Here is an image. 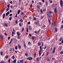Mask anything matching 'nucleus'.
I'll use <instances>...</instances> for the list:
<instances>
[{
    "label": "nucleus",
    "instance_id": "33",
    "mask_svg": "<svg viewBox=\"0 0 63 63\" xmlns=\"http://www.w3.org/2000/svg\"><path fill=\"white\" fill-rule=\"evenodd\" d=\"M33 7V5H32V4H31L30 5V8H32Z\"/></svg>",
    "mask_w": 63,
    "mask_h": 63
},
{
    "label": "nucleus",
    "instance_id": "15",
    "mask_svg": "<svg viewBox=\"0 0 63 63\" xmlns=\"http://www.w3.org/2000/svg\"><path fill=\"white\" fill-rule=\"evenodd\" d=\"M12 41H13V39L12 38L11 39V40L10 42L9 43H8L9 45H10V44H11V43H12Z\"/></svg>",
    "mask_w": 63,
    "mask_h": 63
},
{
    "label": "nucleus",
    "instance_id": "54",
    "mask_svg": "<svg viewBox=\"0 0 63 63\" xmlns=\"http://www.w3.org/2000/svg\"><path fill=\"white\" fill-rule=\"evenodd\" d=\"M25 55L26 56H27L28 55V54L27 53H25Z\"/></svg>",
    "mask_w": 63,
    "mask_h": 63
},
{
    "label": "nucleus",
    "instance_id": "60",
    "mask_svg": "<svg viewBox=\"0 0 63 63\" xmlns=\"http://www.w3.org/2000/svg\"><path fill=\"white\" fill-rule=\"evenodd\" d=\"M49 13H50V14H52V13L51 12V11H49Z\"/></svg>",
    "mask_w": 63,
    "mask_h": 63
},
{
    "label": "nucleus",
    "instance_id": "61",
    "mask_svg": "<svg viewBox=\"0 0 63 63\" xmlns=\"http://www.w3.org/2000/svg\"><path fill=\"white\" fill-rule=\"evenodd\" d=\"M61 27L60 28V29H62V28H63V26L61 25Z\"/></svg>",
    "mask_w": 63,
    "mask_h": 63
},
{
    "label": "nucleus",
    "instance_id": "27",
    "mask_svg": "<svg viewBox=\"0 0 63 63\" xmlns=\"http://www.w3.org/2000/svg\"><path fill=\"white\" fill-rule=\"evenodd\" d=\"M26 31L27 32H29V31H28V28H27L26 29Z\"/></svg>",
    "mask_w": 63,
    "mask_h": 63
},
{
    "label": "nucleus",
    "instance_id": "16",
    "mask_svg": "<svg viewBox=\"0 0 63 63\" xmlns=\"http://www.w3.org/2000/svg\"><path fill=\"white\" fill-rule=\"evenodd\" d=\"M46 6H47V5H48V1H46Z\"/></svg>",
    "mask_w": 63,
    "mask_h": 63
},
{
    "label": "nucleus",
    "instance_id": "35",
    "mask_svg": "<svg viewBox=\"0 0 63 63\" xmlns=\"http://www.w3.org/2000/svg\"><path fill=\"white\" fill-rule=\"evenodd\" d=\"M0 53L1 54V55H3V52H0Z\"/></svg>",
    "mask_w": 63,
    "mask_h": 63
},
{
    "label": "nucleus",
    "instance_id": "50",
    "mask_svg": "<svg viewBox=\"0 0 63 63\" xmlns=\"http://www.w3.org/2000/svg\"><path fill=\"white\" fill-rule=\"evenodd\" d=\"M10 7L11 8H12V9H13V6L12 5H11L10 6Z\"/></svg>",
    "mask_w": 63,
    "mask_h": 63
},
{
    "label": "nucleus",
    "instance_id": "47",
    "mask_svg": "<svg viewBox=\"0 0 63 63\" xmlns=\"http://www.w3.org/2000/svg\"><path fill=\"white\" fill-rule=\"evenodd\" d=\"M7 6L8 8H10V4H9L8 5H7Z\"/></svg>",
    "mask_w": 63,
    "mask_h": 63
},
{
    "label": "nucleus",
    "instance_id": "14",
    "mask_svg": "<svg viewBox=\"0 0 63 63\" xmlns=\"http://www.w3.org/2000/svg\"><path fill=\"white\" fill-rule=\"evenodd\" d=\"M41 43L40 42H39L38 43L37 46H41Z\"/></svg>",
    "mask_w": 63,
    "mask_h": 63
},
{
    "label": "nucleus",
    "instance_id": "55",
    "mask_svg": "<svg viewBox=\"0 0 63 63\" xmlns=\"http://www.w3.org/2000/svg\"><path fill=\"white\" fill-rule=\"evenodd\" d=\"M43 27H44V28H45V27H46V25H43Z\"/></svg>",
    "mask_w": 63,
    "mask_h": 63
},
{
    "label": "nucleus",
    "instance_id": "59",
    "mask_svg": "<svg viewBox=\"0 0 63 63\" xmlns=\"http://www.w3.org/2000/svg\"><path fill=\"white\" fill-rule=\"evenodd\" d=\"M55 50H53V53H54V52H55Z\"/></svg>",
    "mask_w": 63,
    "mask_h": 63
},
{
    "label": "nucleus",
    "instance_id": "58",
    "mask_svg": "<svg viewBox=\"0 0 63 63\" xmlns=\"http://www.w3.org/2000/svg\"><path fill=\"white\" fill-rule=\"evenodd\" d=\"M10 38L11 37L10 36H9L8 37V40H10Z\"/></svg>",
    "mask_w": 63,
    "mask_h": 63
},
{
    "label": "nucleus",
    "instance_id": "3",
    "mask_svg": "<svg viewBox=\"0 0 63 63\" xmlns=\"http://www.w3.org/2000/svg\"><path fill=\"white\" fill-rule=\"evenodd\" d=\"M27 59L29 60H32V59H33V58L31 57H29L28 58H27Z\"/></svg>",
    "mask_w": 63,
    "mask_h": 63
},
{
    "label": "nucleus",
    "instance_id": "12",
    "mask_svg": "<svg viewBox=\"0 0 63 63\" xmlns=\"http://www.w3.org/2000/svg\"><path fill=\"white\" fill-rule=\"evenodd\" d=\"M29 38H30V39H31V37H31V36H32L31 34H29Z\"/></svg>",
    "mask_w": 63,
    "mask_h": 63
},
{
    "label": "nucleus",
    "instance_id": "5",
    "mask_svg": "<svg viewBox=\"0 0 63 63\" xmlns=\"http://www.w3.org/2000/svg\"><path fill=\"white\" fill-rule=\"evenodd\" d=\"M47 15L48 17H51V15L48 12Z\"/></svg>",
    "mask_w": 63,
    "mask_h": 63
},
{
    "label": "nucleus",
    "instance_id": "62",
    "mask_svg": "<svg viewBox=\"0 0 63 63\" xmlns=\"http://www.w3.org/2000/svg\"><path fill=\"white\" fill-rule=\"evenodd\" d=\"M52 60H54V59H55V58H53L52 59Z\"/></svg>",
    "mask_w": 63,
    "mask_h": 63
},
{
    "label": "nucleus",
    "instance_id": "38",
    "mask_svg": "<svg viewBox=\"0 0 63 63\" xmlns=\"http://www.w3.org/2000/svg\"><path fill=\"white\" fill-rule=\"evenodd\" d=\"M40 59H39V58H37V61H39V60Z\"/></svg>",
    "mask_w": 63,
    "mask_h": 63
},
{
    "label": "nucleus",
    "instance_id": "19",
    "mask_svg": "<svg viewBox=\"0 0 63 63\" xmlns=\"http://www.w3.org/2000/svg\"><path fill=\"white\" fill-rule=\"evenodd\" d=\"M18 39H21V37L19 36V35L17 36Z\"/></svg>",
    "mask_w": 63,
    "mask_h": 63
},
{
    "label": "nucleus",
    "instance_id": "22",
    "mask_svg": "<svg viewBox=\"0 0 63 63\" xmlns=\"http://www.w3.org/2000/svg\"><path fill=\"white\" fill-rule=\"evenodd\" d=\"M20 62L21 63H23V60H21L20 61Z\"/></svg>",
    "mask_w": 63,
    "mask_h": 63
},
{
    "label": "nucleus",
    "instance_id": "39",
    "mask_svg": "<svg viewBox=\"0 0 63 63\" xmlns=\"http://www.w3.org/2000/svg\"><path fill=\"white\" fill-rule=\"evenodd\" d=\"M12 17H10L9 18V20H11L12 19Z\"/></svg>",
    "mask_w": 63,
    "mask_h": 63
},
{
    "label": "nucleus",
    "instance_id": "42",
    "mask_svg": "<svg viewBox=\"0 0 63 63\" xmlns=\"http://www.w3.org/2000/svg\"><path fill=\"white\" fill-rule=\"evenodd\" d=\"M10 3H11V4H12V3H13V1L12 0H11L10 2Z\"/></svg>",
    "mask_w": 63,
    "mask_h": 63
},
{
    "label": "nucleus",
    "instance_id": "11",
    "mask_svg": "<svg viewBox=\"0 0 63 63\" xmlns=\"http://www.w3.org/2000/svg\"><path fill=\"white\" fill-rule=\"evenodd\" d=\"M15 34V32H12V36L13 37L14 36L13 35H14Z\"/></svg>",
    "mask_w": 63,
    "mask_h": 63
},
{
    "label": "nucleus",
    "instance_id": "25",
    "mask_svg": "<svg viewBox=\"0 0 63 63\" xmlns=\"http://www.w3.org/2000/svg\"><path fill=\"white\" fill-rule=\"evenodd\" d=\"M24 46L25 47V48H26V47H27V46H26V45H25V44H24Z\"/></svg>",
    "mask_w": 63,
    "mask_h": 63
},
{
    "label": "nucleus",
    "instance_id": "63",
    "mask_svg": "<svg viewBox=\"0 0 63 63\" xmlns=\"http://www.w3.org/2000/svg\"><path fill=\"white\" fill-rule=\"evenodd\" d=\"M62 38H60V40H59L60 42H61V41H62L61 40H62Z\"/></svg>",
    "mask_w": 63,
    "mask_h": 63
},
{
    "label": "nucleus",
    "instance_id": "31",
    "mask_svg": "<svg viewBox=\"0 0 63 63\" xmlns=\"http://www.w3.org/2000/svg\"><path fill=\"white\" fill-rule=\"evenodd\" d=\"M61 54H63V51H61L60 52Z\"/></svg>",
    "mask_w": 63,
    "mask_h": 63
},
{
    "label": "nucleus",
    "instance_id": "23",
    "mask_svg": "<svg viewBox=\"0 0 63 63\" xmlns=\"http://www.w3.org/2000/svg\"><path fill=\"white\" fill-rule=\"evenodd\" d=\"M54 12L55 13H57V11H56V8H55L54 9Z\"/></svg>",
    "mask_w": 63,
    "mask_h": 63
},
{
    "label": "nucleus",
    "instance_id": "45",
    "mask_svg": "<svg viewBox=\"0 0 63 63\" xmlns=\"http://www.w3.org/2000/svg\"><path fill=\"white\" fill-rule=\"evenodd\" d=\"M28 44L29 45H31V43L30 42H29L28 43Z\"/></svg>",
    "mask_w": 63,
    "mask_h": 63
},
{
    "label": "nucleus",
    "instance_id": "32",
    "mask_svg": "<svg viewBox=\"0 0 63 63\" xmlns=\"http://www.w3.org/2000/svg\"><path fill=\"white\" fill-rule=\"evenodd\" d=\"M40 11L41 12V13L42 14L43 13V10H42V9H40Z\"/></svg>",
    "mask_w": 63,
    "mask_h": 63
},
{
    "label": "nucleus",
    "instance_id": "36",
    "mask_svg": "<svg viewBox=\"0 0 63 63\" xmlns=\"http://www.w3.org/2000/svg\"><path fill=\"white\" fill-rule=\"evenodd\" d=\"M32 40H34L35 39V38L33 36H32Z\"/></svg>",
    "mask_w": 63,
    "mask_h": 63
},
{
    "label": "nucleus",
    "instance_id": "21",
    "mask_svg": "<svg viewBox=\"0 0 63 63\" xmlns=\"http://www.w3.org/2000/svg\"><path fill=\"white\" fill-rule=\"evenodd\" d=\"M0 37L1 39H3V37L2 36V35H0Z\"/></svg>",
    "mask_w": 63,
    "mask_h": 63
},
{
    "label": "nucleus",
    "instance_id": "51",
    "mask_svg": "<svg viewBox=\"0 0 63 63\" xmlns=\"http://www.w3.org/2000/svg\"><path fill=\"white\" fill-rule=\"evenodd\" d=\"M24 28H23L22 30V31H23L24 30Z\"/></svg>",
    "mask_w": 63,
    "mask_h": 63
},
{
    "label": "nucleus",
    "instance_id": "57",
    "mask_svg": "<svg viewBox=\"0 0 63 63\" xmlns=\"http://www.w3.org/2000/svg\"><path fill=\"white\" fill-rule=\"evenodd\" d=\"M19 26H22V25H21V24L20 23H19Z\"/></svg>",
    "mask_w": 63,
    "mask_h": 63
},
{
    "label": "nucleus",
    "instance_id": "28",
    "mask_svg": "<svg viewBox=\"0 0 63 63\" xmlns=\"http://www.w3.org/2000/svg\"><path fill=\"white\" fill-rule=\"evenodd\" d=\"M38 22L37 21L35 22V24L36 25H38Z\"/></svg>",
    "mask_w": 63,
    "mask_h": 63
},
{
    "label": "nucleus",
    "instance_id": "24",
    "mask_svg": "<svg viewBox=\"0 0 63 63\" xmlns=\"http://www.w3.org/2000/svg\"><path fill=\"white\" fill-rule=\"evenodd\" d=\"M12 58L13 59H15V56L14 55H13V56L12 57Z\"/></svg>",
    "mask_w": 63,
    "mask_h": 63
},
{
    "label": "nucleus",
    "instance_id": "64",
    "mask_svg": "<svg viewBox=\"0 0 63 63\" xmlns=\"http://www.w3.org/2000/svg\"><path fill=\"white\" fill-rule=\"evenodd\" d=\"M0 63H5V62H0Z\"/></svg>",
    "mask_w": 63,
    "mask_h": 63
},
{
    "label": "nucleus",
    "instance_id": "37",
    "mask_svg": "<svg viewBox=\"0 0 63 63\" xmlns=\"http://www.w3.org/2000/svg\"><path fill=\"white\" fill-rule=\"evenodd\" d=\"M10 61H11V59H9L8 61V62H9V63H10Z\"/></svg>",
    "mask_w": 63,
    "mask_h": 63
},
{
    "label": "nucleus",
    "instance_id": "10",
    "mask_svg": "<svg viewBox=\"0 0 63 63\" xmlns=\"http://www.w3.org/2000/svg\"><path fill=\"white\" fill-rule=\"evenodd\" d=\"M4 26H5V27H8V25L6 24H3Z\"/></svg>",
    "mask_w": 63,
    "mask_h": 63
},
{
    "label": "nucleus",
    "instance_id": "43",
    "mask_svg": "<svg viewBox=\"0 0 63 63\" xmlns=\"http://www.w3.org/2000/svg\"><path fill=\"white\" fill-rule=\"evenodd\" d=\"M20 22H23V20L22 19H20Z\"/></svg>",
    "mask_w": 63,
    "mask_h": 63
},
{
    "label": "nucleus",
    "instance_id": "46",
    "mask_svg": "<svg viewBox=\"0 0 63 63\" xmlns=\"http://www.w3.org/2000/svg\"><path fill=\"white\" fill-rule=\"evenodd\" d=\"M33 19L34 20H36V17H33Z\"/></svg>",
    "mask_w": 63,
    "mask_h": 63
},
{
    "label": "nucleus",
    "instance_id": "18",
    "mask_svg": "<svg viewBox=\"0 0 63 63\" xmlns=\"http://www.w3.org/2000/svg\"><path fill=\"white\" fill-rule=\"evenodd\" d=\"M18 48H21V46H20V45H18Z\"/></svg>",
    "mask_w": 63,
    "mask_h": 63
},
{
    "label": "nucleus",
    "instance_id": "34",
    "mask_svg": "<svg viewBox=\"0 0 63 63\" xmlns=\"http://www.w3.org/2000/svg\"><path fill=\"white\" fill-rule=\"evenodd\" d=\"M17 14L16 16H15V17H16L17 18Z\"/></svg>",
    "mask_w": 63,
    "mask_h": 63
},
{
    "label": "nucleus",
    "instance_id": "4",
    "mask_svg": "<svg viewBox=\"0 0 63 63\" xmlns=\"http://www.w3.org/2000/svg\"><path fill=\"white\" fill-rule=\"evenodd\" d=\"M60 6H61L62 7H63V1H62V0H61V1L60 2Z\"/></svg>",
    "mask_w": 63,
    "mask_h": 63
},
{
    "label": "nucleus",
    "instance_id": "56",
    "mask_svg": "<svg viewBox=\"0 0 63 63\" xmlns=\"http://www.w3.org/2000/svg\"><path fill=\"white\" fill-rule=\"evenodd\" d=\"M28 24H29V25L30 24V21H29L28 23Z\"/></svg>",
    "mask_w": 63,
    "mask_h": 63
},
{
    "label": "nucleus",
    "instance_id": "13",
    "mask_svg": "<svg viewBox=\"0 0 63 63\" xmlns=\"http://www.w3.org/2000/svg\"><path fill=\"white\" fill-rule=\"evenodd\" d=\"M10 14V12L9 11H8V12H7L6 14V16H8V15Z\"/></svg>",
    "mask_w": 63,
    "mask_h": 63
},
{
    "label": "nucleus",
    "instance_id": "26",
    "mask_svg": "<svg viewBox=\"0 0 63 63\" xmlns=\"http://www.w3.org/2000/svg\"><path fill=\"white\" fill-rule=\"evenodd\" d=\"M16 59H15V60L13 61V62L14 63H16Z\"/></svg>",
    "mask_w": 63,
    "mask_h": 63
},
{
    "label": "nucleus",
    "instance_id": "9",
    "mask_svg": "<svg viewBox=\"0 0 63 63\" xmlns=\"http://www.w3.org/2000/svg\"><path fill=\"white\" fill-rule=\"evenodd\" d=\"M29 30H32V27H31L30 26H29Z\"/></svg>",
    "mask_w": 63,
    "mask_h": 63
},
{
    "label": "nucleus",
    "instance_id": "53",
    "mask_svg": "<svg viewBox=\"0 0 63 63\" xmlns=\"http://www.w3.org/2000/svg\"><path fill=\"white\" fill-rule=\"evenodd\" d=\"M15 49H17V46H16L15 47Z\"/></svg>",
    "mask_w": 63,
    "mask_h": 63
},
{
    "label": "nucleus",
    "instance_id": "52",
    "mask_svg": "<svg viewBox=\"0 0 63 63\" xmlns=\"http://www.w3.org/2000/svg\"><path fill=\"white\" fill-rule=\"evenodd\" d=\"M37 8H38V9H40V6H39V5L37 6Z\"/></svg>",
    "mask_w": 63,
    "mask_h": 63
},
{
    "label": "nucleus",
    "instance_id": "30",
    "mask_svg": "<svg viewBox=\"0 0 63 63\" xmlns=\"http://www.w3.org/2000/svg\"><path fill=\"white\" fill-rule=\"evenodd\" d=\"M39 4L40 5H42V3L41 2H39Z\"/></svg>",
    "mask_w": 63,
    "mask_h": 63
},
{
    "label": "nucleus",
    "instance_id": "8",
    "mask_svg": "<svg viewBox=\"0 0 63 63\" xmlns=\"http://www.w3.org/2000/svg\"><path fill=\"white\" fill-rule=\"evenodd\" d=\"M6 59H8L9 58V56L8 55H6L5 57Z\"/></svg>",
    "mask_w": 63,
    "mask_h": 63
},
{
    "label": "nucleus",
    "instance_id": "1",
    "mask_svg": "<svg viewBox=\"0 0 63 63\" xmlns=\"http://www.w3.org/2000/svg\"><path fill=\"white\" fill-rule=\"evenodd\" d=\"M40 51H39V56H41V54H42V52H43V51L44 50H43L42 49V46H40Z\"/></svg>",
    "mask_w": 63,
    "mask_h": 63
},
{
    "label": "nucleus",
    "instance_id": "6",
    "mask_svg": "<svg viewBox=\"0 0 63 63\" xmlns=\"http://www.w3.org/2000/svg\"><path fill=\"white\" fill-rule=\"evenodd\" d=\"M46 59L47 61H50V59H49V57H46Z\"/></svg>",
    "mask_w": 63,
    "mask_h": 63
},
{
    "label": "nucleus",
    "instance_id": "17",
    "mask_svg": "<svg viewBox=\"0 0 63 63\" xmlns=\"http://www.w3.org/2000/svg\"><path fill=\"white\" fill-rule=\"evenodd\" d=\"M20 10H19L18 11V12H17L18 14L19 15V13H20Z\"/></svg>",
    "mask_w": 63,
    "mask_h": 63
},
{
    "label": "nucleus",
    "instance_id": "20",
    "mask_svg": "<svg viewBox=\"0 0 63 63\" xmlns=\"http://www.w3.org/2000/svg\"><path fill=\"white\" fill-rule=\"evenodd\" d=\"M55 6H56V5L54 4H53L52 5V7H55Z\"/></svg>",
    "mask_w": 63,
    "mask_h": 63
},
{
    "label": "nucleus",
    "instance_id": "41",
    "mask_svg": "<svg viewBox=\"0 0 63 63\" xmlns=\"http://www.w3.org/2000/svg\"><path fill=\"white\" fill-rule=\"evenodd\" d=\"M9 9H10V8H7V9L6 10L7 12H8V10H9Z\"/></svg>",
    "mask_w": 63,
    "mask_h": 63
},
{
    "label": "nucleus",
    "instance_id": "29",
    "mask_svg": "<svg viewBox=\"0 0 63 63\" xmlns=\"http://www.w3.org/2000/svg\"><path fill=\"white\" fill-rule=\"evenodd\" d=\"M36 53L35 52L34 53V57H36Z\"/></svg>",
    "mask_w": 63,
    "mask_h": 63
},
{
    "label": "nucleus",
    "instance_id": "44",
    "mask_svg": "<svg viewBox=\"0 0 63 63\" xmlns=\"http://www.w3.org/2000/svg\"><path fill=\"white\" fill-rule=\"evenodd\" d=\"M15 23H16V24H17L18 23L17 20L15 21Z\"/></svg>",
    "mask_w": 63,
    "mask_h": 63
},
{
    "label": "nucleus",
    "instance_id": "40",
    "mask_svg": "<svg viewBox=\"0 0 63 63\" xmlns=\"http://www.w3.org/2000/svg\"><path fill=\"white\" fill-rule=\"evenodd\" d=\"M55 32H57V31L58 30L56 28H55Z\"/></svg>",
    "mask_w": 63,
    "mask_h": 63
},
{
    "label": "nucleus",
    "instance_id": "48",
    "mask_svg": "<svg viewBox=\"0 0 63 63\" xmlns=\"http://www.w3.org/2000/svg\"><path fill=\"white\" fill-rule=\"evenodd\" d=\"M32 16H30V17H29V19H32Z\"/></svg>",
    "mask_w": 63,
    "mask_h": 63
},
{
    "label": "nucleus",
    "instance_id": "2",
    "mask_svg": "<svg viewBox=\"0 0 63 63\" xmlns=\"http://www.w3.org/2000/svg\"><path fill=\"white\" fill-rule=\"evenodd\" d=\"M10 52H13L14 51V49L13 48H12V47L10 48Z\"/></svg>",
    "mask_w": 63,
    "mask_h": 63
},
{
    "label": "nucleus",
    "instance_id": "7",
    "mask_svg": "<svg viewBox=\"0 0 63 63\" xmlns=\"http://www.w3.org/2000/svg\"><path fill=\"white\" fill-rule=\"evenodd\" d=\"M17 36H20V32H19L18 31L16 32Z\"/></svg>",
    "mask_w": 63,
    "mask_h": 63
},
{
    "label": "nucleus",
    "instance_id": "49",
    "mask_svg": "<svg viewBox=\"0 0 63 63\" xmlns=\"http://www.w3.org/2000/svg\"><path fill=\"white\" fill-rule=\"evenodd\" d=\"M43 11L44 12H45V11H46V9H45L43 10Z\"/></svg>",
    "mask_w": 63,
    "mask_h": 63
}]
</instances>
